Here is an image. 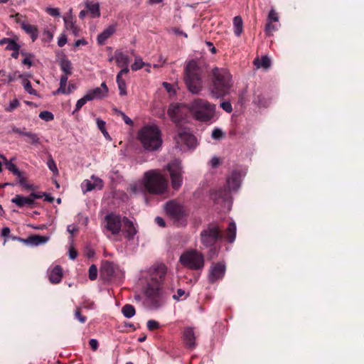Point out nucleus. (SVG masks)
<instances>
[{
    "label": "nucleus",
    "mask_w": 364,
    "mask_h": 364,
    "mask_svg": "<svg viewBox=\"0 0 364 364\" xmlns=\"http://www.w3.org/2000/svg\"><path fill=\"white\" fill-rule=\"evenodd\" d=\"M223 238L222 228L216 223H209L200 231V240L203 245L200 248L209 249L207 255L210 259L218 256L220 248L218 242Z\"/></svg>",
    "instance_id": "2"
},
{
    "label": "nucleus",
    "mask_w": 364,
    "mask_h": 364,
    "mask_svg": "<svg viewBox=\"0 0 364 364\" xmlns=\"http://www.w3.org/2000/svg\"><path fill=\"white\" fill-rule=\"evenodd\" d=\"M21 28L26 33L30 36L33 42L36 41L38 37V29L36 26L31 25L27 22L21 23Z\"/></svg>",
    "instance_id": "26"
},
{
    "label": "nucleus",
    "mask_w": 364,
    "mask_h": 364,
    "mask_svg": "<svg viewBox=\"0 0 364 364\" xmlns=\"http://www.w3.org/2000/svg\"><path fill=\"white\" fill-rule=\"evenodd\" d=\"M39 117L46 122H50L54 119V115L49 111H43L40 112Z\"/></svg>",
    "instance_id": "47"
},
{
    "label": "nucleus",
    "mask_w": 364,
    "mask_h": 364,
    "mask_svg": "<svg viewBox=\"0 0 364 364\" xmlns=\"http://www.w3.org/2000/svg\"><path fill=\"white\" fill-rule=\"evenodd\" d=\"M58 65L63 74L68 77L72 74L73 66L70 60L66 57L65 55L63 54L62 57L58 60Z\"/></svg>",
    "instance_id": "23"
},
{
    "label": "nucleus",
    "mask_w": 364,
    "mask_h": 364,
    "mask_svg": "<svg viewBox=\"0 0 364 364\" xmlns=\"http://www.w3.org/2000/svg\"><path fill=\"white\" fill-rule=\"evenodd\" d=\"M63 20L66 29L70 31L75 36H78L79 30L73 21V16L65 17Z\"/></svg>",
    "instance_id": "29"
},
{
    "label": "nucleus",
    "mask_w": 364,
    "mask_h": 364,
    "mask_svg": "<svg viewBox=\"0 0 364 364\" xmlns=\"http://www.w3.org/2000/svg\"><path fill=\"white\" fill-rule=\"evenodd\" d=\"M186 294L185 291L182 289H178L176 294L173 296V299L176 301H179L180 299Z\"/></svg>",
    "instance_id": "61"
},
{
    "label": "nucleus",
    "mask_w": 364,
    "mask_h": 364,
    "mask_svg": "<svg viewBox=\"0 0 364 364\" xmlns=\"http://www.w3.org/2000/svg\"><path fill=\"white\" fill-rule=\"evenodd\" d=\"M236 237V225L232 221L229 223L227 228V240L229 243H232Z\"/></svg>",
    "instance_id": "34"
},
{
    "label": "nucleus",
    "mask_w": 364,
    "mask_h": 364,
    "mask_svg": "<svg viewBox=\"0 0 364 364\" xmlns=\"http://www.w3.org/2000/svg\"><path fill=\"white\" fill-rule=\"evenodd\" d=\"M67 43V37L65 34H62L58 40V45L59 47L64 46Z\"/></svg>",
    "instance_id": "63"
},
{
    "label": "nucleus",
    "mask_w": 364,
    "mask_h": 364,
    "mask_svg": "<svg viewBox=\"0 0 364 364\" xmlns=\"http://www.w3.org/2000/svg\"><path fill=\"white\" fill-rule=\"evenodd\" d=\"M33 57L31 54L26 55V57L22 60V64L27 65L29 68L32 65L31 58Z\"/></svg>",
    "instance_id": "62"
},
{
    "label": "nucleus",
    "mask_w": 364,
    "mask_h": 364,
    "mask_svg": "<svg viewBox=\"0 0 364 364\" xmlns=\"http://www.w3.org/2000/svg\"><path fill=\"white\" fill-rule=\"evenodd\" d=\"M146 296L147 303L154 308H159L162 304V291L160 286L148 284Z\"/></svg>",
    "instance_id": "12"
},
{
    "label": "nucleus",
    "mask_w": 364,
    "mask_h": 364,
    "mask_svg": "<svg viewBox=\"0 0 364 364\" xmlns=\"http://www.w3.org/2000/svg\"><path fill=\"white\" fill-rule=\"evenodd\" d=\"M47 166L48 168L53 173V174L57 175L58 174V170L56 166V164L53 159L50 156L48 161H47Z\"/></svg>",
    "instance_id": "45"
},
{
    "label": "nucleus",
    "mask_w": 364,
    "mask_h": 364,
    "mask_svg": "<svg viewBox=\"0 0 364 364\" xmlns=\"http://www.w3.org/2000/svg\"><path fill=\"white\" fill-rule=\"evenodd\" d=\"M48 240V236L33 235L29 236L26 240H23V243L31 246H38L46 243Z\"/></svg>",
    "instance_id": "24"
},
{
    "label": "nucleus",
    "mask_w": 364,
    "mask_h": 364,
    "mask_svg": "<svg viewBox=\"0 0 364 364\" xmlns=\"http://www.w3.org/2000/svg\"><path fill=\"white\" fill-rule=\"evenodd\" d=\"M85 7L93 18H98L100 16V4L98 3L87 1L85 3Z\"/></svg>",
    "instance_id": "30"
},
{
    "label": "nucleus",
    "mask_w": 364,
    "mask_h": 364,
    "mask_svg": "<svg viewBox=\"0 0 364 364\" xmlns=\"http://www.w3.org/2000/svg\"><path fill=\"white\" fill-rule=\"evenodd\" d=\"M226 272V265L224 262L213 263L210 267L208 272V281L213 284L218 280L222 279Z\"/></svg>",
    "instance_id": "14"
},
{
    "label": "nucleus",
    "mask_w": 364,
    "mask_h": 364,
    "mask_svg": "<svg viewBox=\"0 0 364 364\" xmlns=\"http://www.w3.org/2000/svg\"><path fill=\"white\" fill-rule=\"evenodd\" d=\"M241 183V175L237 171H233L227 178V186L211 193V198L215 203H223L230 198V193L237 191Z\"/></svg>",
    "instance_id": "7"
},
{
    "label": "nucleus",
    "mask_w": 364,
    "mask_h": 364,
    "mask_svg": "<svg viewBox=\"0 0 364 364\" xmlns=\"http://www.w3.org/2000/svg\"><path fill=\"white\" fill-rule=\"evenodd\" d=\"M254 65L257 68H263L268 69L271 65V60L267 55H263L260 59L259 58H255L254 60Z\"/></svg>",
    "instance_id": "32"
},
{
    "label": "nucleus",
    "mask_w": 364,
    "mask_h": 364,
    "mask_svg": "<svg viewBox=\"0 0 364 364\" xmlns=\"http://www.w3.org/2000/svg\"><path fill=\"white\" fill-rule=\"evenodd\" d=\"M81 188L84 193H86L89 191H91L95 189L92 181L90 180H84L81 183Z\"/></svg>",
    "instance_id": "39"
},
{
    "label": "nucleus",
    "mask_w": 364,
    "mask_h": 364,
    "mask_svg": "<svg viewBox=\"0 0 364 364\" xmlns=\"http://www.w3.org/2000/svg\"><path fill=\"white\" fill-rule=\"evenodd\" d=\"M146 326L149 331H153L159 328V323L155 320L148 321Z\"/></svg>",
    "instance_id": "56"
},
{
    "label": "nucleus",
    "mask_w": 364,
    "mask_h": 364,
    "mask_svg": "<svg viewBox=\"0 0 364 364\" xmlns=\"http://www.w3.org/2000/svg\"><path fill=\"white\" fill-rule=\"evenodd\" d=\"M53 33L48 29H44L42 33V41L46 43H49L53 40Z\"/></svg>",
    "instance_id": "46"
},
{
    "label": "nucleus",
    "mask_w": 364,
    "mask_h": 364,
    "mask_svg": "<svg viewBox=\"0 0 364 364\" xmlns=\"http://www.w3.org/2000/svg\"><path fill=\"white\" fill-rule=\"evenodd\" d=\"M4 43H8L6 49L12 51L11 57L15 59L18 58L19 55V45L14 40L9 38H4L0 40V46H4Z\"/></svg>",
    "instance_id": "18"
},
{
    "label": "nucleus",
    "mask_w": 364,
    "mask_h": 364,
    "mask_svg": "<svg viewBox=\"0 0 364 364\" xmlns=\"http://www.w3.org/2000/svg\"><path fill=\"white\" fill-rule=\"evenodd\" d=\"M278 22L279 21V16L277 13L275 11L274 9H272L268 14L267 17V22Z\"/></svg>",
    "instance_id": "50"
},
{
    "label": "nucleus",
    "mask_w": 364,
    "mask_h": 364,
    "mask_svg": "<svg viewBox=\"0 0 364 364\" xmlns=\"http://www.w3.org/2000/svg\"><path fill=\"white\" fill-rule=\"evenodd\" d=\"M172 188L178 190L183 184L182 175L170 176Z\"/></svg>",
    "instance_id": "37"
},
{
    "label": "nucleus",
    "mask_w": 364,
    "mask_h": 364,
    "mask_svg": "<svg viewBox=\"0 0 364 364\" xmlns=\"http://www.w3.org/2000/svg\"><path fill=\"white\" fill-rule=\"evenodd\" d=\"M97 277V268L95 264H92L89 268V278L90 280H95Z\"/></svg>",
    "instance_id": "51"
},
{
    "label": "nucleus",
    "mask_w": 364,
    "mask_h": 364,
    "mask_svg": "<svg viewBox=\"0 0 364 364\" xmlns=\"http://www.w3.org/2000/svg\"><path fill=\"white\" fill-rule=\"evenodd\" d=\"M123 224L124 226L125 237L129 240H133L138 232L134 223L132 220H130L128 218L124 217Z\"/></svg>",
    "instance_id": "19"
},
{
    "label": "nucleus",
    "mask_w": 364,
    "mask_h": 364,
    "mask_svg": "<svg viewBox=\"0 0 364 364\" xmlns=\"http://www.w3.org/2000/svg\"><path fill=\"white\" fill-rule=\"evenodd\" d=\"M164 209L168 217L177 226H185L187 223L188 213L184 206L176 200L166 203Z\"/></svg>",
    "instance_id": "9"
},
{
    "label": "nucleus",
    "mask_w": 364,
    "mask_h": 364,
    "mask_svg": "<svg viewBox=\"0 0 364 364\" xmlns=\"http://www.w3.org/2000/svg\"><path fill=\"white\" fill-rule=\"evenodd\" d=\"M220 107L228 113H231L232 112V105L228 101L221 102Z\"/></svg>",
    "instance_id": "58"
},
{
    "label": "nucleus",
    "mask_w": 364,
    "mask_h": 364,
    "mask_svg": "<svg viewBox=\"0 0 364 364\" xmlns=\"http://www.w3.org/2000/svg\"><path fill=\"white\" fill-rule=\"evenodd\" d=\"M89 345L94 351L97 350L99 346L97 340L95 338H92L89 341Z\"/></svg>",
    "instance_id": "64"
},
{
    "label": "nucleus",
    "mask_w": 364,
    "mask_h": 364,
    "mask_svg": "<svg viewBox=\"0 0 364 364\" xmlns=\"http://www.w3.org/2000/svg\"><path fill=\"white\" fill-rule=\"evenodd\" d=\"M234 33L235 36H240L243 31V21L240 16H237L233 18Z\"/></svg>",
    "instance_id": "35"
},
{
    "label": "nucleus",
    "mask_w": 364,
    "mask_h": 364,
    "mask_svg": "<svg viewBox=\"0 0 364 364\" xmlns=\"http://www.w3.org/2000/svg\"><path fill=\"white\" fill-rule=\"evenodd\" d=\"M25 136L28 137L30 140V143L33 145L39 144L41 142L40 138L35 133L27 132Z\"/></svg>",
    "instance_id": "40"
},
{
    "label": "nucleus",
    "mask_w": 364,
    "mask_h": 364,
    "mask_svg": "<svg viewBox=\"0 0 364 364\" xmlns=\"http://www.w3.org/2000/svg\"><path fill=\"white\" fill-rule=\"evenodd\" d=\"M48 279L52 284H58L63 278V269L60 265H55L48 270Z\"/></svg>",
    "instance_id": "22"
},
{
    "label": "nucleus",
    "mask_w": 364,
    "mask_h": 364,
    "mask_svg": "<svg viewBox=\"0 0 364 364\" xmlns=\"http://www.w3.org/2000/svg\"><path fill=\"white\" fill-rule=\"evenodd\" d=\"M46 11L50 16L58 17L60 16V11L58 8L47 7Z\"/></svg>",
    "instance_id": "53"
},
{
    "label": "nucleus",
    "mask_w": 364,
    "mask_h": 364,
    "mask_svg": "<svg viewBox=\"0 0 364 364\" xmlns=\"http://www.w3.org/2000/svg\"><path fill=\"white\" fill-rule=\"evenodd\" d=\"M81 307H77L75 312H74V316L75 318L79 321L81 323H85L87 321V317L85 316H83L81 313Z\"/></svg>",
    "instance_id": "43"
},
{
    "label": "nucleus",
    "mask_w": 364,
    "mask_h": 364,
    "mask_svg": "<svg viewBox=\"0 0 364 364\" xmlns=\"http://www.w3.org/2000/svg\"><path fill=\"white\" fill-rule=\"evenodd\" d=\"M181 264L191 269L198 270L204 267V256L196 250H190L184 252L179 258Z\"/></svg>",
    "instance_id": "10"
},
{
    "label": "nucleus",
    "mask_w": 364,
    "mask_h": 364,
    "mask_svg": "<svg viewBox=\"0 0 364 364\" xmlns=\"http://www.w3.org/2000/svg\"><path fill=\"white\" fill-rule=\"evenodd\" d=\"M19 185L23 190H26V191H31V190L35 189L34 186L28 183L26 179H24L23 181H21V183H19Z\"/></svg>",
    "instance_id": "57"
},
{
    "label": "nucleus",
    "mask_w": 364,
    "mask_h": 364,
    "mask_svg": "<svg viewBox=\"0 0 364 364\" xmlns=\"http://www.w3.org/2000/svg\"><path fill=\"white\" fill-rule=\"evenodd\" d=\"M122 313L123 314L124 317L130 318L135 315L136 311L132 305L125 304L122 308Z\"/></svg>",
    "instance_id": "38"
},
{
    "label": "nucleus",
    "mask_w": 364,
    "mask_h": 364,
    "mask_svg": "<svg viewBox=\"0 0 364 364\" xmlns=\"http://www.w3.org/2000/svg\"><path fill=\"white\" fill-rule=\"evenodd\" d=\"M177 146L181 150L195 149L197 146L196 136L187 131H181L175 137Z\"/></svg>",
    "instance_id": "13"
},
{
    "label": "nucleus",
    "mask_w": 364,
    "mask_h": 364,
    "mask_svg": "<svg viewBox=\"0 0 364 364\" xmlns=\"http://www.w3.org/2000/svg\"><path fill=\"white\" fill-rule=\"evenodd\" d=\"M68 77L65 75H61L60 79V87L59 88L54 92V94H70L71 92L70 85L68 86V89L66 90V84L68 82Z\"/></svg>",
    "instance_id": "31"
},
{
    "label": "nucleus",
    "mask_w": 364,
    "mask_h": 364,
    "mask_svg": "<svg viewBox=\"0 0 364 364\" xmlns=\"http://www.w3.org/2000/svg\"><path fill=\"white\" fill-rule=\"evenodd\" d=\"M0 156L3 159V160H4V163H5V165H6V168L9 171L12 172L13 170L16 168V166L14 163H12L11 161H8L6 159V158L3 156Z\"/></svg>",
    "instance_id": "54"
},
{
    "label": "nucleus",
    "mask_w": 364,
    "mask_h": 364,
    "mask_svg": "<svg viewBox=\"0 0 364 364\" xmlns=\"http://www.w3.org/2000/svg\"><path fill=\"white\" fill-rule=\"evenodd\" d=\"M11 230L9 227H4L1 230V235L4 237V244L6 242L7 239L9 237L11 238V235H10Z\"/></svg>",
    "instance_id": "55"
},
{
    "label": "nucleus",
    "mask_w": 364,
    "mask_h": 364,
    "mask_svg": "<svg viewBox=\"0 0 364 364\" xmlns=\"http://www.w3.org/2000/svg\"><path fill=\"white\" fill-rule=\"evenodd\" d=\"M8 82H11L14 81L17 78L22 77V75H21L18 72H14V73L9 74L8 76Z\"/></svg>",
    "instance_id": "60"
},
{
    "label": "nucleus",
    "mask_w": 364,
    "mask_h": 364,
    "mask_svg": "<svg viewBox=\"0 0 364 364\" xmlns=\"http://www.w3.org/2000/svg\"><path fill=\"white\" fill-rule=\"evenodd\" d=\"M213 85L210 92L215 98H221L229 94L232 87V76L225 68H215L212 70Z\"/></svg>",
    "instance_id": "3"
},
{
    "label": "nucleus",
    "mask_w": 364,
    "mask_h": 364,
    "mask_svg": "<svg viewBox=\"0 0 364 364\" xmlns=\"http://www.w3.org/2000/svg\"><path fill=\"white\" fill-rule=\"evenodd\" d=\"M167 114L171 120L176 124L180 123L183 119L181 107L178 105H171Z\"/></svg>",
    "instance_id": "20"
},
{
    "label": "nucleus",
    "mask_w": 364,
    "mask_h": 364,
    "mask_svg": "<svg viewBox=\"0 0 364 364\" xmlns=\"http://www.w3.org/2000/svg\"><path fill=\"white\" fill-rule=\"evenodd\" d=\"M143 184L147 192L156 195L164 193L168 187L166 178L159 169L146 171L143 176Z\"/></svg>",
    "instance_id": "6"
},
{
    "label": "nucleus",
    "mask_w": 364,
    "mask_h": 364,
    "mask_svg": "<svg viewBox=\"0 0 364 364\" xmlns=\"http://www.w3.org/2000/svg\"><path fill=\"white\" fill-rule=\"evenodd\" d=\"M91 180L92 181V182L95 188L98 190H102L103 188L104 183L101 178L95 176V175H92L91 176Z\"/></svg>",
    "instance_id": "44"
},
{
    "label": "nucleus",
    "mask_w": 364,
    "mask_h": 364,
    "mask_svg": "<svg viewBox=\"0 0 364 364\" xmlns=\"http://www.w3.org/2000/svg\"><path fill=\"white\" fill-rule=\"evenodd\" d=\"M114 60L118 67L122 68V70L117 73L116 81L119 90V95H127V85L125 80L122 78V75H127L129 72V58L127 55L119 50H116L114 53Z\"/></svg>",
    "instance_id": "8"
},
{
    "label": "nucleus",
    "mask_w": 364,
    "mask_h": 364,
    "mask_svg": "<svg viewBox=\"0 0 364 364\" xmlns=\"http://www.w3.org/2000/svg\"><path fill=\"white\" fill-rule=\"evenodd\" d=\"M137 138L147 151H156L162 145L161 131L156 125H147L142 127L137 134Z\"/></svg>",
    "instance_id": "5"
},
{
    "label": "nucleus",
    "mask_w": 364,
    "mask_h": 364,
    "mask_svg": "<svg viewBox=\"0 0 364 364\" xmlns=\"http://www.w3.org/2000/svg\"><path fill=\"white\" fill-rule=\"evenodd\" d=\"M122 223L123 218H122L121 215L114 213H109L104 219L103 230L104 232L108 231L112 235H117L121 232Z\"/></svg>",
    "instance_id": "11"
},
{
    "label": "nucleus",
    "mask_w": 364,
    "mask_h": 364,
    "mask_svg": "<svg viewBox=\"0 0 364 364\" xmlns=\"http://www.w3.org/2000/svg\"><path fill=\"white\" fill-rule=\"evenodd\" d=\"M144 66L151 67L149 63H145L140 56H136L134 63L131 65V68L134 71L141 69Z\"/></svg>",
    "instance_id": "36"
},
{
    "label": "nucleus",
    "mask_w": 364,
    "mask_h": 364,
    "mask_svg": "<svg viewBox=\"0 0 364 364\" xmlns=\"http://www.w3.org/2000/svg\"><path fill=\"white\" fill-rule=\"evenodd\" d=\"M272 23V21L267 22L265 26L264 31L267 36H272L273 33L277 30V26Z\"/></svg>",
    "instance_id": "48"
},
{
    "label": "nucleus",
    "mask_w": 364,
    "mask_h": 364,
    "mask_svg": "<svg viewBox=\"0 0 364 364\" xmlns=\"http://www.w3.org/2000/svg\"><path fill=\"white\" fill-rule=\"evenodd\" d=\"M182 340L186 347L193 350L196 347V337L193 327H186L183 332Z\"/></svg>",
    "instance_id": "17"
},
{
    "label": "nucleus",
    "mask_w": 364,
    "mask_h": 364,
    "mask_svg": "<svg viewBox=\"0 0 364 364\" xmlns=\"http://www.w3.org/2000/svg\"><path fill=\"white\" fill-rule=\"evenodd\" d=\"M115 111H116V112H117L122 117V119H124L126 124H127V125L133 124L132 120L128 116H127L123 112L118 110L117 109H115Z\"/></svg>",
    "instance_id": "59"
},
{
    "label": "nucleus",
    "mask_w": 364,
    "mask_h": 364,
    "mask_svg": "<svg viewBox=\"0 0 364 364\" xmlns=\"http://www.w3.org/2000/svg\"><path fill=\"white\" fill-rule=\"evenodd\" d=\"M129 190L131 193L134 195L144 193L146 189L143 184V178L140 181L131 184L129 188Z\"/></svg>",
    "instance_id": "33"
},
{
    "label": "nucleus",
    "mask_w": 364,
    "mask_h": 364,
    "mask_svg": "<svg viewBox=\"0 0 364 364\" xmlns=\"http://www.w3.org/2000/svg\"><path fill=\"white\" fill-rule=\"evenodd\" d=\"M114 272L115 271L113 262L105 261L102 263L100 269V273L102 276L106 277L107 278H109L114 275Z\"/></svg>",
    "instance_id": "28"
},
{
    "label": "nucleus",
    "mask_w": 364,
    "mask_h": 364,
    "mask_svg": "<svg viewBox=\"0 0 364 364\" xmlns=\"http://www.w3.org/2000/svg\"><path fill=\"white\" fill-rule=\"evenodd\" d=\"M224 136L220 129L215 128L213 130L211 136L213 139L219 140Z\"/></svg>",
    "instance_id": "52"
},
{
    "label": "nucleus",
    "mask_w": 364,
    "mask_h": 364,
    "mask_svg": "<svg viewBox=\"0 0 364 364\" xmlns=\"http://www.w3.org/2000/svg\"><path fill=\"white\" fill-rule=\"evenodd\" d=\"M166 168L169 172L170 176L182 175L183 173V168L181 161L178 159L168 163L166 166Z\"/></svg>",
    "instance_id": "27"
},
{
    "label": "nucleus",
    "mask_w": 364,
    "mask_h": 364,
    "mask_svg": "<svg viewBox=\"0 0 364 364\" xmlns=\"http://www.w3.org/2000/svg\"><path fill=\"white\" fill-rule=\"evenodd\" d=\"M166 272L167 268L164 264H159L153 267L150 269V284L161 287V284L165 279Z\"/></svg>",
    "instance_id": "15"
},
{
    "label": "nucleus",
    "mask_w": 364,
    "mask_h": 364,
    "mask_svg": "<svg viewBox=\"0 0 364 364\" xmlns=\"http://www.w3.org/2000/svg\"><path fill=\"white\" fill-rule=\"evenodd\" d=\"M11 202L19 208H23L26 205L30 207H33L34 205L33 201L30 195L28 197H24L21 195H16L11 199Z\"/></svg>",
    "instance_id": "25"
},
{
    "label": "nucleus",
    "mask_w": 364,
    "mask_h": 364,
    "mask_svg": "<svg viewBox=\"0 0 364 364\" xmlns=\"http://www.w3.org/2000/svg\"><path fill=\"white\" fill-rule=\"evenodd\" d=\"M208 72L207 64L201 60H191L188 62L184 73V80L188 90L198 94L203 87V77Z\"/></svg>",
    "instance_id": "1"
},
{
    "label": "nucleus",
    "mask_w": 364,
    "mask_h": 364,
    "mask_svg": "<svg viewBox=\"0 0 364 364\" xmlns=\"http://www.w3.org/2000/svg\"><path fill=\"white\" fill-rule=\"evenodd\" d=\"M23 85L25 90L30 95H36V90L33 89L31 82L28 79H23Z\"/></svg>",
    "instance_id": "42"
},
{
    "label": "nucleus",
    "mask_w": 364,
    "mask_h": 364,
    "mask_svg": "<svg viewBox=\"0 0 364 364\" xmlns=\"http://www.w3.org/2000/svg\"><path fill=\"white\" fill-rule=\"evenodd\" d=\"M109 89L105 82H103L100 87L89 90L86 92V97L90 101L94 100H100L107 95Z\"/></svg>",
    "instance_id": "16"
},
{
    "label": "nucleus",
    "mask_w": 364,
    "mask_h": 364,
    "mask_svg": "<svg viewBox=\"0 0 364 364\" xmlns=\"http://www.w3.org/2000/svg\"><path fill=\"white\" fill-rule=\"evenodd\" d=\"M116 24L109 25L97 37V42L100 46L105 43L106 41L116 32Z\"/></svg>",
    "instance_id": "21"
},
{
    "label": "nucleus",
    "mask_w": 364,
    "mask_h": 364,
    "mask_svg": "<svg viewBox=\"0 0 364 364\" xmlns=\"http://www.w3.org/2000/svg\"><path fill=\"white\" fill-rule=\"evenodd\" d=\"M20 102L17 99H14L11 101H10L8 107L5 108V110L6 112H13L15 109H16L18 107H19Z\"/></svg>",
    "instance_id": "49"
},
{
    "label": "nucleus",
    "mask_w": 364,
    "mask_h": 364,
    "mask_svg": "<svg viewBox=\"0 0 364 364\" xmlns=\"http://www.w3.org/2000/svg\"><path fill=\"white\" fill-rule=\"evenodd\" d=\"M187 108L192 117L200 122H209L215 115V105L202 98L193 100Z\"/></svg>",
    "instance_id": "4"
},
{
    "label": "nucleus",
    "mask_w": 364,
    "mask_h": 364,
    "mask_svg": "<svg viewBox=\"0 0 364 364\" xmlns=\"http://www.w3.org/2000/svg\"><path fill=\"white\" fill-rule=\"evenodd\" d=\"M90 101L89 99L86 97V94L80 100H78L75 105V109L73 112V114H74L75 112H78L83 105L86 104L87 102Z\"/></svg>",
    "instance_id": "41"
}]
</instances>
